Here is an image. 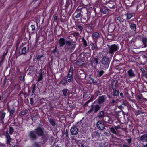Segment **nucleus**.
Segmentation results:
<instances>
[{"label":"nucleus","instance_id":"obj_13","mask_svg":"<svg viewBox=\"0 0 147 147\" xmlns=\"http://www.w3.org/2000/svg\"><path fill=\"white\" fill-rule=\"evenodd\" d=\"M105 95H102L99 96L98 98L93 102V103H94L95 102H96L99 105H102L105 101Z\"/></svg>","mask_w":147,"mask_h":147},{"label":"nucleus","instance_id":"obj_62","mask_svg":"<svg viewBox=\"0 0 147 147\" xmlns=\"http://www.w3.org/2000/svg\"><path fill=\"white\" fill-rule=\"evenodd\" d=\"M69 78L67 79V82H69V83H70L73 81V77H69Z\"/></svg>","mask_w":147,"mask_h":147},{"label":"nucleus","instance_id":"obj_50","mask_svg":"<svg viewBox=\"0 0 147 147\" xmlns=\"http://www.w3.org/2000/svg\"><path fill=\"white\" fill-rule=\"evenodd\" d=\"M110 129L111 133L115 135L117 134V133L116 132L117 131L114 127H111L110 128Z\"/></svg>","mask_w":147,"mask_h":147},{"label":"nucleus","instance_id":"obj_12","mask_svg":"<svg viewBox=\"0 0 147 147\" xmlns=\"http://www.w3.org/2000/svg\"><path fill=\"white\" fill-rule=\"evenodd\" d=\"M99 58L97 57H93L90 61L91 64L92 66L95 68H96L97 66L99 64Z\"/></svg>","mask_w":147,"mask_h":147},{"label":"nucleus","instance_id":"obj_16","mask_svg":"<svg viewBox=\"0 0 147 147\" xmlns=\"http://www.w3.org/2000/svg\"><path fill=\"white\" fill-rule=\"evenodd\" d=\"M125 15L126 16V21L131 19V18L135 17V13L133 12L129 11L125 13Z\"/></svg>","mask_w":147,"mask_h":147},{"label":"nucleus","instance_id":"obj_10","mask_svg":"<svg viewBox=\"0 0 147 147\" xmlns=\"http://www.w3.org/2000/svg\"><path fill=\"white\" fill-rule=\"evenodd\" d=\"M94 103H92L91 105L90 109L88 111V113L94 112V113H97L100 109V107L99 105L98 104H94Z\"/></svg>","mask_w":147,"mask_h":147},{"label":"nucleus","instance_id":"obj_31","mask_svg":"<svg viewBox=\"0 0 147 147\" xmlns=\"http://www.w3.org/2000/svg\"><path fill=\"white\" fill-rule=\"evenodd\" d=\"M96 71L97 72V76L98 77H101L105 73L104 70L101 68L98 70H97Z\"/></svg>","mask_w":147,"mask_h":147},{"label":"nucleus","instance_id":"obj_14","mask_svg":"<svg viewBox=\"0 0 147 147\" xmlns=\"http://www.w3.org/2000/svg\"><path fill=\"white\" fill-rule=\"evenodd\" d=\"M44 128L40 127H38L35 129L34 131L37 136H43L44 133Z\"/></svg>","mask_w":147,"mask_h":147},{"label":"nucleus","instance_id":"obj_64","mask_svg":"<svg viewBox=\"0 0 147 147\" xmlns=\"http://www.w3.org/2000/svg\"><path fill=\"white\" fill-rule=\"evenodd\" d=\"M8 53V50H7L6 52H4L3 54L2 55V57L3 59H4V58H5V56L7 54V53Z\"/></svg>","mask_w":147,"mask_h":147},{"label":"nucleus","instance_id":"obj_21","mask_svg":"<svg viewBox=\"0 0 147 147\" xmlns=\"http://www.w3.org/2000/svg\"><path fill=\"white\" fill-rule=\"evenodd\" d=\"M38 78L37 80V81L38 82H40L42 81L43 79V75L44 74V71H43L42 68L40 69L39 72L38 73Z\"/></svg>","mask_w":147,"mask_h":147},{"label":"nucleus","instance_id":"obj_29","mask_svg":"<svg viewBox=\"0 0 147 147\" xmlns=\"http://www.w3.org/2000/svg\"><path fill=\"white\" fill-rule=\"evenodd\" d=\"M140 71L142 72V76L147 79V69L145 70L144 68H141Z\"/></svg>","mask_w":147,"mask_h":147},{"label":"nucleus","instance_id":"obj_45","mask_svg":"<svg viewBox=\"0 0 147 147\" xmlns=\"http://www.w3.org/2000/svg\"><path fill=\"white\" fill-rule=\"evenodd\" d=\"M82 3L84 5H87L89 4V0H81Z\"/></svg>","mask_w":147,"mask_h":147},{"label":"nucleus","instance_id":"obj_60","mask_svg":"<svg viewBox=\"0 0 147 147\" xmlns=\"http://www.w3.org/2000/svg\"><path fill=\"white\" fill-rule=\"evenodd\" d=\"M94 94L97 96H98V95H100L101 94V93L100 91L99 90H96Z\"/></svg>","mask_w":147,"mask_h":147},{"label":"nucleus","instance_id":"obj_26","mask_svg":"<svg viewBox=\"0 0 147 147\" xmlns=\"http://www.w3.org/2000/svg\"><path fill=\"white\" fill-rule=\"evenodd\" d=\"M100 136V134L97 131H95L92 134V138L94 140H98Z\"/></svg>","mask_w":147,"mask_h":147},{"label":"nucleus","instance_id":"obj_19","mask_svg":"<svg viewBox=\"0 0 147 147\" xmlns=\"http://www.w3.org/2000/svg\"><path fill=\"white\" fill-rule=\"evenodd\" d=\"M29 43L28 42V45H27L26 46L22 48L21 53L20 54L21 55H26L27 53L28 52V50L29 49Z\"/></svg>","mask_w":147,"mask_h":147},{"label":"nucleus","instance_id":"obj_4","mask_svg":"<svg viewBox=\"0 0 147 147\" xmlns=\"http://www.w3.org/2000/svg\"><path fill=\"white\" fill-rule=\"evenodd\" d=\"M77 9L78 10L80 9V12L82 13L84 11L86 12V13L84 15H82V19L84 20L85 22H87L91 18V13H88L87 11V8L84 7H78Z\"/></svg>","mask_w":147,"mask_h":147},{"label":"nucleus","instance_id":"obj_51","mask_svg":"<svg viewBox=\"0 0 147 147\" xmlns=\"http://www.w3.org/2000/svg\"><path fill=\"white\" fill-rule=\"evenodd\" d=\"M30 27L31 28V34H33L34 33L36 30L35 27L34 25H31Z\"/></svg>","mask_w":147,"mask_h":147},{"label":"nucleus","instance_id":"obj_38","mask_svg":"<svg viewBox=\"0 0 147 147\" xmlns=\"http://www.w3.org/2000/svg\"><path fill=\"white\" fill-rule=\"evenodd\" d=\"M66 76L63 77L60 81V83L63 86H65L67 82V78H66Z\"/></svg>","mask_w":147,"mask_h":147},{"label":"nucleus","instance_id":"obj_36","mask_svg":"<svg viewBox=\"0 0 147 147\" xmlns=\"http://www.w3.org/2000/svg\"><path fill=\"white\" fill-rule=\"evenodd\" d=\"M129 27L133 31H136V26L134 22H132L129 24Z\"/></svg>","mask_w":147,"mask_h":147},{"label":"nucleus","instance_id":"obj_49","mask_svg":"<svg viewBox=\"0 0 147 147\" xmlns=\"http://www.w3.org/2000/svg\"><path fill=\"white\" fill-rule=\"evenodd\" d=\"M84 144V141L81 140H79L78 142V145L79 147H80V145L81 147H85Z\"/></svg>","mask_w":147,"mask_h":147},{"label":"nucleus","instance_id":"obj_57","mask_svg":"<svg viewBox=\"0 0 147 147\" xmlns=\"http://www.w3.org/2000/svg\"><path fill=\"white\" fill-rule=\"evenodd\" d=\"M90 93H89V94H84L83 95V98H89L90 97Z\"/></svg>","mask_w":147,"mask_h":147},{"label":"nucleus","instance_id":"obj_24","mask_svg":"<svg viewBox=\"0 0 147 147\" xmlns=\"http://www.w3.org/2000/svg\"><path fill=\"white\" fill-rule=\"evenodd\" d=\"M100 34L98 32H94L92 34V37L94 40V41L96 43L97 42V39L100 37Z\"/></svg>","mask_w":147,"mask_h":147},{"label":"nucleus","instance_id":"obj_22","mask_svg":"<svg viewBox=\"0 0 147 147\" xmlns=\"http://www.w3.org/2000/svg\"><path fill=\"white\" fill-rule=\"evenodd\" d=\"M67 41H66L65 38H60L58 40V43L59 45V47L61 48L63 47L66 44Z\"/></svg>","mask_w":147,"mask_h":147},{"label":"nucleus","instance_id":"obj_9","mask_svg":"<svg viewBox=\"0 0 147 147\" xmlns=\"http://www.w3.org/2000/svg\"><path fill=\"white\" fill-rule=\"evenodd\" d=\"M135 72V70H133L131 69H130L127 71V78L128 79H130L136 77L137 79H138L139 76L137 75Z\"/></svg>","mask_w":147,"mask_h":147},{"label":"nucleus","instance_id":"obj_5","mask_svg":"<svg viewBox=\"0 0 147 147\" xmlns=\"http://www.w3.org/2000/svg\"><path fill=\"white\" fill-rule=\"evenodd\" d=\"M117 82V80H114L112 81L111 84V88L113 92L112 95L116 97H117L120 93L119 90L116 87Z\"/></svg>","mask_w":147,"mask_h":147},{"label":"nucleus","instance_id":"obj_55","mask_svg":"<svg viewBox=\"0 0 147 147\" xmlns=\"http://www.w3.org/2000/svg\"><path fill=\"white\" fill-rule=\"evenodd\" d=\"M32 94H33L35 92V90H36V88H37V87H36V85L35 84H34L32 85Z\"/></svg>","mask_w":147,"mask_h":147},{"label":"nucleus","instance_id":"obj_43","mask_svg":"<svg viewBox=\"0 0 147 147\" xmlns=\"http://www.w3.org/2000/svg\"><path fill=\"white\" fill-rule=\"evenodd\" d=\"M89 46H91V49L94 50L95 48V46L94 43L90 41L88 42Z\"/></svg>","mask_w":147,"mask_h":147},{"label":"nucleus","instance_id":"obj_46","mask_svg":"<svg viewBox=\"0 0 147 147\" xmlns=\"http://www.w3.org/2000/svg\"><path fill=\"white\" fill-rule=\"evenodd\" d=\"M98 117L99 118H102L104 116V112L103 111H100L98 114Z\"/></svg>","mask_w":147,"mask_h":147},{"label":"nucleus","instance_id":"obj_34","mask_svg":"<svg viewBox=\"0 0 147 147\" xmlns=\"http://www.w3.org/2000/svg\"><path fill=\"white\" fill-rule=\"evenodd\" d=\"M80 11V9L78 10L77 9L73 14V15L76 18H79L80 16H82L81 14L80 13L81 12H78L77 11Z\"/></svg>","mask_w":147,"mask_h":147},{"label":"nucleus","instance_id":"obj_35","mask_svg":"<svg viewBox=\"0 0 147 147\" xmlns=\"http://www.w3.org/2000/svg\"><path fill=\"white\" fill-rule=\"evenodd\" d=\"M84 125L82 123L81 121H80L77 122L75 125L77 127L78 129L79 128H80V129H82Z\"/></svg>","mask_w":147,"mask_h":147},{"label":"nucleus","instance_id":"obj_39","mask_svg":"<svg viewBox=\"0 0 147 147\" xmlns=\"http://www.w3.org/2000/svg\"><path fill=\"white\" fill-rule=\"evenodd\" d=\"M142 42L143 45H144V47H146L147 42V38L146 37H142L141 38Z\"/></svg>","mask_w":147,"mask_h":147},{"label":"nucleus","instance_id":"obj_7","mask_svg":"<svg viewBox=\"0 0 147 147\" xmlns=\"http://www.w3.org/2000/svg\"><path fill=\"white\" fill-rule=\"evenodd\" d=\"M91 13H94V15H91V16L92 18L91 23L93 24H96L98 22L99 23V21L98 19V17L96 16L97 12L96 8L94 7L91 11Z\"/></svg>","mask_w":147,"mask_h":147},{"label":"nucleus","instance_id":"obj_32","mask_svg":"<svg viewBox=\"0 0 147 147\" xmlns=\"http://www.w3.org/2000/svg\"><path fill=\"white\" fill-rule=\"evenodd\" d=\"M5 137L6 138V143L8 144H10L11 138L9 134L7 132H6Z\"/></svg>","mask_w":147,"mask_h":147},{"label":"nucleus","instance_id":"obj_48","mask_svg":"<svg viewBox=\"0 0 147 147\" xmlns=\"http://www.w3.org/2000/svg\"><path fill=\"white\" fill-rule=\"evenodd\" d=\"M43 56V54L42 55H37L35 57V59L38 61L41 60V58Z\"/></svg>","mask_w":147,"mask_h":147},{"label":"nucleus","instance_id":"obj_53","mask_svg":"<svg viewBox=\"0 0 147 147\" xmlns=\"http://www.w3.org/2000/svg\"><path fill=\"white\" fill-rule=\"evenodd\" d=\"M76 28H78L80 31H82L83 30V28L82 26L79 24H76Z\"/></svg>","mask_w":147,"mask_h":147},{"label":"nucleus","instance_id":"obj_56","mask_svg":"<svg viewBox=\"0 0 147 147\" xmlns=\"http://www.w3.org/2000/svg\"><path fill=\"white\" fill-rule=\"evenodd\" d=\"M25 75L24 74H23L22 75H20L19 76V80L20 81H24V77L25 76Z\"/></svg>","mask_w":147,"mask_h":147},{"label":"nucleus","instance_id":"obj_44","mask_svg":"<svg viewBox=\"0 0 147 147\" xmlns=\"http://www.w3.org/2000/svg\"><path fill=\"white\" fill-rule=\"evenodd\" d=\"M41 137V139L44 142H45L47 140V137L44 134L43 136H40Z\"/></svg>","mask_w":147,"mask_h":147},{"label":"nucleus","instance_id":"obj_6","mask_svg":"<svg viewBox=\"0 0 147 147\" xmlns=\"http://www.w3.org/2000/svg\"><path fill=\"white\" fill-rule=\"evenodd\" d=\"M109 52L110 56L111 58L115 52L118 51L119 48V46L117 44H113L111 46H109Z\"/></svg>","mask_w":147,"mask_h":147},{"label":"nucleus","instance_id":"obj_15","mask_svg":"<svg viewBox=\"0 0 147 147\" xmlns=\"http://www.w3.org/2000/svg\"><path fill=\"white\" fill-rule=\"evenodd\" d=\"M7 110L8 112L9 113V117L10 118L12 119V118L14 117L15 116L14 113L15 112V109L14 107H13L11 109L10 107H7Z\"/></svg>","mask_w":147,"mask_h":147},{"label":"nucleus","instance_id":"obj_17","mask_svg":"<svg viewBox=\"0 0 147 147\" xmlns=\"http://www.w3.org/2000/svg\"><path fill=\"white\" fill-rule=\"evenodd\" d=\"M28 136L31 140H36L37 138V135L34 130L30 131L28 134Z\"/></svg>","mask_w":147,"mask_h":147},{"label":"nucleus","instance_id":"obj_52","mask_svg":"<svg viewBox=\"0 0 147 147\" xmlns=\"http://www.w3.org/2000/svg\"><path fill=\"white\" fill-rule=\"evenodd\" d=\"M147 137V134H144L141 136L140 137V140L141 141H143L144 140H145L146 138Z\"/></svg>","mask_w":147,"mask_h":147},{"label":"nucleus","instance_id":"obj_8","mask_svg":"<svg viewBox=\"0 0 147 147\" xmlns=\"http://www.w3.org/2000/svg\"><path fill=\"white\" fill-rule=\"evenodd\" d=\"M104 7V6H102V8L100 9V11L102 12L103 14H107L109 13V11H115L117 9V7H115V8H113V7Z\"/></svg>","mask_w":147,"mask_h":147},{"label":"nucleus","instance_id":"obj_47","mask_svg":"<svg viewBox=\"0 0 147 147\" xmlns=\"http://www.w3.org/2000/svg\"><path fill=\"white\" fill-rule=\"evenodd\" d=\"M69 90L67 88L63 89L62 91V92L63 94V95L65 96L66 97L67 96V93Z\"/></svg>","mask_w":147,"mask_h":147},{"label":"nucleus","instance_id":"obj_28","mask_svg":"<svg viewBox=\"0 0 147 147\" xmlns=\"http://www.w3.org/2000/svg\"><path fill=\"white\" fill-rule=\"evenodd\" d=\"M134 0H125L124 3L126 6L131 7L134 5Z\"/></svg>","mask_w":147,"mask_h":147},{"label":"nucleus","instance_id":"obj_40","mask_svg":"<svg viewBox=\"0 0 147 147\" xmlns=\"http://www.w3.org/2000/svg\"><path fill=\"white\" fill-rule=\"evenodd\" d=\"M49 123L52 126H55L56 125L55 121L52 118H49Z\"/></svg>","mask_w":147,"mask_h":147},{"label":"nucleus","instance_id":"obj_2","mask_svg":"<svg viewBox=\"0 0 147 147\" xmlns=\"http://www.w3.org/2000/svg\"><path fill=\"white\" fill-rule=\"evenodd\" d=\"M76 46V44L72 43L71 41L67 40L66 44L64 47L65 51L66 53H71L74 50Z\"/></svg>","mask_w":147,"mask_h":147},{"label":"nucleus","instance_id":"obj_18","mask_svg":"<svg viewBox=\"0 0 147 147\" xmlns=\"http://www.w3.org/2000/svg\"><path fill=\"white\" fill-rule=\"evenodd\" d=\"M45 39V36L44 35H39V36H36V42H39V43L44 41Z\"/></svg>","mask_w":147,"mask_h":147},{"label":"nucleus","instance_id":"obj_11","mask_svg":"<svg viewBox=\"0 0 147 147\" xmlns=\"http://www.w3.org/2000/svg\"><path fill=\"white\" fill-rule=\"evenodd\" d=\"M115 21L117 24L119 26L121 24H123V23L126 22V20L124 18L123 15H120L116 17L115 18Z\"/></svg>","mask_w":147,"mask_h":147},{"label":"nucleus","instance_id":"obj_20","mask_svg":"<svg viewBox=\"0 0 147 147\" xmlns=\"http://www.w3.org/2000/svg\"><path fill=\"white\" fill-rule=\"evenodd\" d=\"M96 126L100 130H102L105 127L104 123L101 121H98L96 123Z\"/></svg>","mask_w":147,"mask_h":147},{"label":"nucleus","instance_id":"obj_61","mask_svg":"<svg viewBox=\"0 0 147 147\" xmlns=\"http://www.w3.org/2000/svg\"><path fill=\"white\" fill-rule=\"evenodd\" d=\"M31 119L33 122H35L37 120V117L36 116H34L32 117Z\"/></svg>","mask_w":147,"mask_h":147},{"label":"nucleus","instance_id":"obj_58","mask_svg":"<svg viewBox=\"0 0 147 147\" xmlns=\"http://www.w3.org/2000/svg\"><path fill=\"white\" fill-rule=\"evenodd\" d=\"M20 42L18 40L16 43L15 47H16V51L18 49V47L19 45Z\"/></svg>","mask_w":147,"mask_h":147},{"label":"nucleus","instance_id":"obj_37","mask_svg":"<svg viewBox=\"0 0 147 147\" xmlns=\"http://www.w3.org/2000/svg\"><path fill=\"white\" fill-rule=\"evenodd\" d=\"M6 115V113L4 111H1L0 113V117L2 123H4L3 120Z\"/></svg>","mask_w":147,"mask_h":147},{"label":"nucleus","instance_id":"obj_59","mask_svg":"<svg viewBox=\"0 0 147 147\" xmlns=\"http://www.w3.org/2000/svg\"><path fill=\"white\" fill-rule=\"evenodd\" d=\"M73 73L69 71L68 73L66 76L67 77H73Z\"/></svg>","mask_w":147,"mask_h":147},{"label":"nucleus","instance_id":"obj_63","mask_svg":"<svg viewBox=\"0 0 147 147\" xmlns=\"http://www.w3.org/2000/svg\"><path fill=\"white\" fill-rule=\"evenodd\" d=\"M126 103L124 101H123L122 105L120 106L119 107H120L121 109H123L124 108V106H126Z\"/></svg>","mask_w":147,"mask_h":147},{"label":"nucleus","instance_id":"obj_30","mask_svg":"<svg viewBox=\"0 0 147 147\" xmlns=\"http://www.w3.org/2000/svg\"><path fill=\"white\" fill-rule=\"evenodd\" d=\"M57 52L58 53V51L57 50V46L56 45L54 49L51 52L50 54L51 57L53 58L56 57L55 54Z\"/></svg>","mask_w":147,"mask_h":147},{"label":"nucleus","instance_id":"obj_42","mask_svg":"<svg viewBox=\"0 0 147 147\" xmlns=\"http://www.w3.org/2000/svg\"><path fill=\"white\" fill-rule=\"evenodd\" d=\"M76 65L79 66H83L84 64V62L82 61H80L76 62Z\"/></svg>","mask_w":147,"mask_h":147},{"label":"nucleus","instance_id":"obj_3","mask_svg":"<svg viewBox=\"0 0 147 147\" xmlns=\"http://www.w3.org/2000/svg\"><path fill=\"white\" fill-rule=\"evenodd\" d=\"M116 0H101L102 6L107 7H113L114 9L117 7V5L115 3Z\"/></svg>","mask_w":147,"mask_h":147},{"label":"nucleus","instance_id":"obj_33","mask_svg":"<svg viewBox=\"0 0 147 147\" xmlns=\"http://www.w3.org/2000/svg\"><path fill=\"white\" fill-rule=\"evenodd\" d=\"M136 8L138 12H141L144 10V7L142 4H140L137 6Z\"/></svg>","mask_w":147,"mask_h":147},{"label":"nucleus","instance_id":"obj_27","mask_svg":"<svg viewBox=\"0 0 147 147\" xmlns=\"http://www.w3.org/2000/svg\"><path fill=\"white\" fill-rule=\"evenodd\" d=\"M89 83L91 84H92L93 85H96L98 88L99 87V84L98 83V81L94 79L93 78H89Z\"/></svg>","mask_w":147,"mask_h":147},{"label":"nucleus","instance_id":"obj_54","mask_svg":"<svg viewBox=\"0 0 147 147\" xmlns=\"http://www.w3.org/2000/svg\"><path fill=\"white\" fill-rule=\"evenodd\" d=\"M14 131V129L11 126L9 127V134L10 135H12L13 134Z\"/></svg>","mask_w":147,"mask_h":147},{"label":"nucleus","instance_id":"obj_1","mask_svg":"<svg viewBox=\"0 0 147 147\" xmlns=\"http://www.w3.org/2000/svg\"><path fill=\"white\" fill-rule=\"evenodd\" d=\"M111 57L105 56L103 57L101 61L102 67L103 69L105 70L107 69L109 66Z\"/></svg>","mask_w":147,"mask_h":147},{"label":"nucleus","instance_id":"obj_25","mask_svg":"<svg viewBox=\"0 0 147 147\" xmlns=\"http://www.w3.org/2000/svg\"><path fill=\"white\" fill-rule=\"evenodd\" d=\"M70 132L72 135H76L78 132V129L75 125H73L71 128Z\"/></svg>","mask_w":147,"mask_h":147},{"label":"nucleus","instance_id":"obj_23","mask_svg":"<svg viewBox=\"0 0 147 147\" xmlns=\"http://www.w3.org/2000/svg\"><path fill=\"white\" fill-rule=\"evenodd\" d=\"M93 24L91 23L88 24L86 26V31L88 33H91L93 28Z\"/></svg>","mask_w":147,"mask_h":147},{"label":"nucleus","instance_id":"obj_41","mask_svg":"<svg viewBox=\"0 0 147 147\" xmlns=\"http://www.w3.org/2000/svg\"><path fill=\"white\" fill-rule=\"evenodd\" d=\"M82 44L84 47H86L88 46L87 42L85 40L84 37H82Z\"/></svg>","mask_w":147,"mask_h":147}]
</instances>
